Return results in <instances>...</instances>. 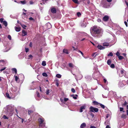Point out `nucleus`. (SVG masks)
I'll return each mask as SVG.
<instances>
[{"label": "nucleus", "mask_w": 128, "mask_h": 128, "mask_svg": "<svg viewBox=\"0 0 128 128\" xmlns=\"http://www.w3.org/2000/svg\"><path fill=\"white\" fill-rule=\"evenodd\" d=\"M74 3L76 4H79L78 1V0H72Z\"/></svg>", "instance_id": "nucleus-33"}, {"label": "nucleus", "mask_w": 128, "mask_h": 128, "mask_svg": "<svg viewBox=\"0 0 128 128\" xmlns=\"http://www.w3.org/2000/svg\"><path fill=\"white\" fill-rule=\"evenodd\" d=\"M71 91L72 92H73L74 93H75L76 92V91H75V89L74 88H72Z\"/></svg>", "instance_id": "nucleus-46"}, {"label": "nucleus", "mask_w": 128, "mask_h": 128, "mask_svg": "<svg viewBox=\"0 0 128 128\" xmlns=\"http://www.w3.org/2000/svg\"><path fill=\"white\" fill-rule=\"evenodd\" d=\"M71 96L74 99H76L77 98L76 96H78L76 94L75 95L74 94H72L71 95Z\"/></svg>", "instance_id": "nucleus-25"}, {"label": "nucleus", "mask_w": 128, "mask_h": 128, "mask_svg": "<svg viewBox=\"0 0 128 128\" xmlns=\"http://www.w3.org/2000/svg\"><path fill=\"white\" fill-rule=\"evenodd\" d=\"M77 15L78 16H79L81 15V14L80 12H78L77 13Z\"/></svg>", "instance_id": "nucleus-53"}, {"label": "nucleus", "mask_w": 128, "mask_h": 128, "mask_svg": "<svg viewBox=\"0 0 128 128\" xmlns=\"http://www.w3.org/2000/svg\"><path fill=\"white\" fill-rule=\"evenodd\" d=\"M92 29L91 33L93 36L98 38L102 36L103 31L100 27L95 26L92 28Z\"/></svg>", "instance_id": "nucleus-1"}, {"label": "nucleus", "mask_w": 128, "mask_h": 128, "mask_svg": "<svg viewBox=\"0 0 128 128\" xmlns=\"http://www.w3.org/2000/svg\"><path fill=\"white\" fill-rule=\"evenodd\" d=\"M20 2L22 4H25L26 3V1L25 0H24L23 1H21Z\"/></svg>", "instance_id": "nucleus-42"}, {"label": "nucleus", "mask_w": 128, "mask_h": 128, "mask_svg": "<svg viewBox=\"0 0 128 128\" xmlns=\"http://www.w3.org/2000/svg\"><path fill=\"white\" fill-rule=\"evenodd\" d=\"M56 77L58 78H61V75L60 74H56Z\"/></svg>", "instance_id": "nucleus-30"}, {"label": "nucleus", "mask_w": 128, "mask_h": 128, "mask_svg": "<svg viewBox=\"0 0 128 128\" xmlns=\"http://www.w3.org/2000/svg\"><path fill=\"white\" fill-rule=\"evenodd\" d=\"M10 94H9L10 96L12 97V98L15 96L14 95V93L12 88L11 89V91H10Z\"/></svg>", "instance_id": "nucleus-11"}, {"label": "nucleus", "mask_w": 128, "mask_h": 128, "mask_svg": "<svg viewBox=\"0 0 128 128\" xmlns=\"http://www.w3.org/2000/svg\"><path fill=\"white\" fill-rule=\"evenodd\" d=\"M90 128H96V127L94 126H90Z\"/></svg>", "instance_id": "nucleus-64"}, {"label": "nucleus", "mask_w": 128, "mask_h": 128, "mask_svg": "<svg viewBox=\"0 0 128 128\" xmlns=\"http://www.w3.org/2000/svg\"><path fill=\"white\" fill-rule=\"evenodd\" d=\"M110 67L112 68H114L115 67L114 65V64H110Z\"/></svg>", "instance_id": "nucleus-37"}, {"label": "nucleus", "mask_w": 128, "mask_h": 128, "mask_svg": "<svg viewBox=\"0 0 128 128\" xmlns=\"http://www.w3.org/2000/svg\"><path fill=\"white\" fill-rule=\"evenodd\" d=\"M69 66L72 68V69L74 68L76 70L78 68L76 66H74L72 63H70L68 64Z\"/></svg>", "instance_id": "nucleus-8"}, {"label": "nucleus", "mask_w": 128, "mask_h": 128, "mask_svg": "<svg viewBox=\"0 0 128 128\" xmlns=\"http://www.w3.org/2000/svg\"><path fill=\"white\" fill-rule=\"evenodd\" d=\"M118 58L120 60H121L124 58V57L120 55L118 56Z\"/></svg>", "instance_id": "nucleus-41"}, {"label": "nucleus", "mask_w": 128, "mask_h": 128, "mask_svg": "<svg viewBox=\"0 0 128 128\" xmlns=\"http://www.w3.org/2000/svg\"><path fill=\"white\" fill-rule=\"evenodd\" d=\"M8 38L10 40H11V37L10 35H8Z\"/></svg>", "instance_id": "nucleus-45"}, {"label": "nucleus", "mask_w": 128, "mask_h": 128, "mask_svg": "<svg viewBox=\"0 0 128 128\" xmlns=\"http://www.w3.org/2000/svg\"><path fill=\"white\" fill-rule=\"evenodd\" d=\"M14 95L16 96L19 94L20 89L17 87H14L12 88Z\"/></svg>", "instance_id": "nucleus-3"}, {"label": "nucleus", "mask_w": 128, "mask_h": 128, "mask_svg": "<svg viewBox=\"0 0 128 128\" xmlns=\"http://www.w3.org/2000/svg\"><path fill=\"white\" fill-rule=\"evenodd\" d=\"M4 18H1L0 19V22L1 23H2L3 22Z\"/></svg>", "instance_id": "nucleus-55"}, {"label": "nucleus", "mask_w": 128, "mask_h": 128, "mask_svg": "<svg viewBox=\"0 0 128 128\" xmlns=\"http://www.w3.org/2000/svg\"><path fill=\"white\" fill-rule=\"evenodd\" d=\"M86 23H83L81 24V26L82 27H85L86 26Z\"/></svg>", "instance_id": "nucleus-27"}, {"label": "nucleus", "mask_w": 128, "mask_h": 128, "mask_svg": "<svg viewBox=\"0 0 128 128\" xmlns=\"http://www.w3.org/2000/svg\"><path fill=\"white\" fill-rule=\"evenodd\" d=\"M6 96L9 99H10L12 98V97H11L10 95L8 93H6Z\"/></svg>", "instance_id": "nucleus-17"}, {"label": "nucleus", "mask_w": 128, "mask_h": 128, "mask_svg": "<svg viewBox=\"0 0 128 128\" xmlns=\"http://www.w3.org/2000/svg\"><path fill=\"white\" fill-rule=\"evenodd\" d=\"M90 111L94 112H97L98 111V108H94L92 106H91L90 108Z\"/></svg>", "instance_id": "nucleus-4"}, {"label": "nucleus", "mask_w": 128, "mask_h": 128, "mask_svg": "<svg viewBox=\"0 0 128 128\" xmlns=\"http://www.w3.org/2000/svg\"><path fill=\"white\" fill-rule=\"evenodd\" d=\"M25 50L26 52H27L28 51L29 49L28 48H26Z\"/></svg>", "instance_id": "nucleus-59"}, {"label": "nucleus", "mask_w": 128, "mask_h": 128, "mask_svg": "<svg viewBox=\"0 0 128 128\" xmlns=\"http://www.w3.org/2000/svg\"><path fill=\"white\" fill-rule=\"evenodd\" d=\"M118 28L119 30H118L117 32V34H119L121 33L124 34V33L125 32V31L123 29V28H120L119 27H118Z\"/></svg>", "instance_id": "nucleus-6"}, {"label": "nucleus", "mask_w": 128, "mask_h": 128, "mask_svg": "<svg viewBox=\"0 0 128 128\" xmlns=\"http://www.w3.org/2000/svg\"><path fill=\"white\" fill-rule=\"evenodd\" d=\"M3 118L5 119H8V118L6 117L5 115H4L3 117Z\"/></svg>", "instance_id": "nucleus-51"}, {"label": "nucleus", "mask_w": 128, "mask_h": 128, "mask_svg": "<svg viewBox=\"0 0 128 128\" xmlns=\"http://www.w3.org/2000/svg\"><path fill=\"white\" fill-rule=\"evenodd\" d=\"M63 52L64 53L67 54H68L69 53L68 50L66 49H64L63 50Z\"/></svg>", "instance_id": "nucleus-24"}, {"label": "nucleus", "mask_w": 128, "mask_h": 128, "mask_svg": "<svg viewBox=\"0 0 128 128\" xmlns=\"http://www.w3.org/2000/svg\"><path fill=\"white\" fill-rule=\"evenodd\" d=\"M107 64L108 65H110L111 63V61L110 60H108L107 62Z\"/></svg>", "instance_id": "nucleus-32"}, {"label": "nucleus", "mask_w": 128, "mask_h": 128, "mask_svg": "<svg viewBox=\"0 0 128 128\" xmlns=\"http://www.w3.org/2000/svg\"><path fill=\"white\" fill-rule=\"evenodd\" d=\"M46 26H47V28L48 29L52 27V25L49 22H48L46 24Z\"/></svg>", "instance_id": "nucleus-14"}, {"label": "nucleus", "mask_w": 128, "mask_h": 128, "mask_svg": "<svg viewBox=\"0 0 128 128\" xmlns=\"http://www.w3.org/2000/svg\"><path fill=\"white\" fill-rule=\"evenodd\" d=\"M45 124L44 123H42V124L41 125H40V126H45Z\"/></svg>", "instance_id": "nucleus-49"}, {"label": "nucleus", "mask_w": 128, "mask_h": 128, "mask_svg": "<svg viewBox=\"0 0 128 128\" xmlns=\"http://www.w3.org/2000/svg\"><path fill=\"white\" fill-rule=\"evenodd\" d=\"M30 4H32L34 3V2L32 1H30Z\"/></svg>", "instance_id": "nucleus-62"}, {"label": "nucleus", "mask_w": 128, "mask_h": 128, "mask_svg": "<svg viewBox=\"0 0 128 128\" xmlns=\"http://www.w3.org/2000/svg\"><path fill=\"white\" fill-rule=\"evenodd\" d=\"M29 19L30 20H34V19L32 17H31Z\"/></svg>", "instance_id": "nucleus-63"}, {"label": "nucleus", "mask_w": 128, "mask_h": 128, "mask_svg": "<svg viewBox=\"0 0 128 128\" xmlns=\"http://www.w3.org/2000/svg\"><path fill=\"white\" fill-rule=\"evenodd\" d=\"M110 45L108 43L104 42L103 43V46H108Z\"/></svg>", "instance_id": "nucleus-21"}, {"label": "nucleus", "mask_w": 128, "mask_h": 128, "mask_svg": "<svg viewBox=\"0 0 128 128\" xmlns=\"http://www.w3.org/2000/svg\"><path fill=\"white\" fill-rule=\"evenodd\" d=\"M18 57L20 59H22L24 58V55L23 54H20V55L18 56Z\"/></svg>", "instance_id": "nucleus-15"}, {"label": "nucleus", "mask_w": 128, "mask_h": 128, "mask_svg": "<svg viewBox=\"0 0 128 128\" xmlns=\"http://www.w3.org/2000/svg\"><path fill=\"white\" fill-rule=\"evenodd\" d=\"M21 26L23 28L25 29H26V25L23 24H21Z\"/></svg>", "instance_id": "nucleus-43"}, {"label": "nucleus", "mask_w": 128, "mask_h": 128, "mask_svg": "<svg viewBox=\"0 0 128 128\" xmlns=\"http://www.w3.org/2000/svg\"><path fill=\"white\" fill-rule=\"evenodd\" d=\"M12 70L13 73H15L16 74L17 73V70L15 68H12Z\"/></svg>", "instance_id": "nucleus-19"}, {"label": "nucleus", "mask_w": 128, "mask_h": 128, "mask_svg": "<svg viewBox=\"0 0 128 128\" xmlns=\"http://www.w3.org/2000/svg\"><path fill=\"white\" fill-rule=\"evenodd\" d=\"M3 24L6 27L7 26L8 23L6 21H4Z\"/></svg>", "instance_id": "nucleus-26"}, {"label": "nucleus", "mask_w": 128, "mask_h": 128, "mask_svg": "<svg viewBox=\"0 0 128 128\" xmlns=\"http://www.w3.org/2000/svg\"><path fill=\"white\" fill-rule=\"evenodd\" d=\"M49 90L48 89H47L46 90V94L48 95L50 93Z\"/></svg>", "instance_id": "nucleus-44"}, {"label": "nucleus", "mask_w": 128, "mask_h": 128, "mask_svg": "<svg viewBox=\"0 0 128 128\" xmlns=\"http://www.w3.org/2000/svg\"><path fill=\"white\" fill-rule=\"evenodd\" d=\"M110 92L111 93H113L114 94V96H116V92H113L112 91L111 92Z\"/></svg>", "instance_id": "nucleus-58"}, {"label": "nucleus", "mask_w": 128, "mask_h": 128, "mask_svg": "<svg viewBox=\"0 0 128 128\" xmlns=\"http://www.w3.org/2000/svg\"><path fill=\"white\" fill-rule=\"evenodd\" d=\"M42 75L46 77L48 76V75L45 72L43 73L42 74Z\"/></svg>", "instance_id": "nucleus-36"}, {"label": "nucleus", "mask_w": 128, "mask_h": 128, "mask_svg": "<svg viewBox=\"0 0 128 128\" xmlns=\"http://www.w3.org/2000/svg\"><path fill=\"white\" fill-rule=\"evenodd\" d=\"M118 86L119 87H123L125 85H124L122 81L119 82L118 84Z\"/></svg>", "instance_id": "nucleus-10"}, {"label": "nucleus", "mask_w": 128, "mask_h": 128, "mask_svg": "<svg viewBox=\"0 0 128 128\" xmlns=\"http://www.w3.org/2000/svg\"><path fill=\"white\" fill-rule=\"evenodd\" d=\"M42 65L43 66H45L46 65V62L45 61H43L42 64Z\"/></svg>", "instance_id": "nucleus-34"}, {"label": "nucleus", "mask_w": 128, "mask_h": 128, "mask_svg": "<svg viewBox=\"0 0 128 128\" xmlns=\"http://www.w3.org/2000/svg\"><path fill=\"white\" fill-rule=\"evenodd\" d=\"M98 54H96V53H94L92 54V56L94 58L95 57L97 56L98 55Z\"/></svg>", "instance_id": "nucleus-31"}, {"label": "nucleus", "mask_w": 128, "mask_h": 128, "mask_svg": "<svg viewBox=\"0 0 128 128\" xmlns=\"http://www.w3.org/2000/svg\"><path fill=\"white\" fill-rule=\"evenodd\" d=\"M100 72L98 71L96 72H94L92 75L93 78L94 79L96 80V78H98L100 74Z\"/></svg>", "instance_id": "nucleus-5"}, {"label": "nucleus", "mask_w": 128, "mask_h": 128, "mask_svg": "<svg viewBox=\"0 0 128 128\" xmlns=\"http://www.w3.org/2000/svg\"><path fill=\"white\" fill-rule=\"evenodd\" d=\"M14 108L12 106H6V110L8 114H11Z\"/></svg>", "instance_id": "nucleus-2"}, {"label": "nucleus", "mask_w": 128, "mask_h": 128, "mask_svg": "<svg viewBox=\"0 0 128 128\" xmlns=\"http://www.w3.org/2000/svg\"><path fill=\"white\" fill-rule=\"evenodd\" d=\"M126 114H123L121 116V117L122 118L125 119L126 118Z\"/></svg>", "instance_id": "nucleus-28"}, {"label": "nucleus", "mask_w": 128, "mask_h": 128, "mask_svg": "<svg viewBox=\"0 0 128 128\" xmlns=\"http://www.w3.org/2000/svg\"><path fill=\"white\" fill-rule=\"evenodd\" d=\"M27 34V32L25 31V30H23L22 31V35L23 36H25Z\"/></svg>", "instance_id": "nucleus-23"}, {"label": "nucleus", "mask_w": 128, "mask_h": 128, "mask_svg": "<svg viewBox=\"0 0 128 128\" xmlns=\"http://www.w3.org/2000/svg\"><path fill=\"white\" fill-rule=\"evenodd\" d=\"M14 76L15 77V79L16 81L17 82H20L19 80H19V78L18 77L16 76Z\"/></svg>", "instance_id": "nucleus-22"}, {"label": "nucleus", "mask_w": 128, "mask_h": 128, "mask_svg": "<svg viewBox=\"0 0 128 128\" xmlns=\"http://www.w3.org/2000/svg\"><path fill=\"white\" fill-rule=\"evenodd\" d=\"M116 55L117 56H120V54L119 52H117L116 53Z\"/></svg>", "instance_id": "nucleus-48"}, {"label": "nucleus", "mask_w": 128, "mask_h": 128, "mask_svg": "<svg viewBox=\"0 0 128 128\" xmlns=\"http://www.w3.org/2000/svg\"><path fill=\"white\" fill-rule=\"evenodd\" d=\"M86 106L85 105H84L81 106L80 108L79 112H82L86 108Z\"/></svg>", "instance_id": "nucleus-7"}, {"label": "nucleus", "mask_w": 128, "mask_h": 128, "mask_svg": "<svg viewBox=\"0 0 128 128\" xmlns=\"http://www.w3.org/2000/svg\"><path fill=\"white\" fill-rule=\"evenodd\" d=\"M15 29L16 31L19 32L20 31V28L19 27H15Z\"/></svg>", "instance_id": "nucleus-18"}, {"label": "nucleus", "mask_w": 128, "mask_h": 128, "mask_svg": "<svg viewBox=\"0 0 128 128\" xmlns=\"http://www.w3.org/2000/svg\"><path fill=\"white\" fill-rule=\"evenodd\" d=\"M124 23L126 27L128 26V24L127 22L126 21H124Z\"/></svg>", "instance_id": "nucleus-60"}, {"label": "nucleus", "mask_w": 128, "mask_h": 128, "mask_svg": "<svg viewBox=\"0 0 128 128\" xmlns=\"http://www.w3.org/2000/svg\"><path fill=\"white\" fill-rule=\"evenodd\" d=\"M97 47L100 50H104L105 48L104 47L100 45H98Z\"/></svg>", "instance_id": "nucleus-13"}, {"label": "nucleus", "mask_w": 128, "mask_h": 128, "mask_svg": "<svg viewBox=\"0 0 128 128\" xmlns=\"http://www.w3.org/2000/svg\"><path fill=\"white\" fill-rule=\"evenodd\" d=\"M120 112H122L123 111V112H124V111H123L124 108H120Z\"/></svg>", "instance_id": "nucleus-50"}, {"label": "nucleus", "mask_w": 128, "mask_h": 128, "mask_svg": "<svg viewBox=\"0 0 128 128\" xmlns=\"http://www.w3.org/2000/svg\"><path fill=\"white\" fill-rule=\"evenodd\" d=\"M78 52H80L81 53V54H82V56H83L84 57V54H83V53L81 51L79 50H78Z\"/></svg>", "instance_id": "nucleus-57"}, {"label": "nucleus", "mask_w": 128, "mask_h": 128, "mask_svg": "<svg viewBox=\"0 0 128 128\" xmlns=\"http://www.w3.org/2000/svg\"><path fill=\"white\" fill-rule=\"evenodd\" d=\"M109 17L107 16H106L104 17L103 18V20L105 22L107 21Z\"/></svg>", "instance_id": "nucleus-12"}, {"label": "nucleus", "mask_w": 128, "mask_h": 128, "mask_svg": "<svg viewBox=\"0 0 128 128\" xmlns=\"http://www.w3.org/2000/svg\"><path fill=\"white\" fill-rule=\"evenodd\" d=\"M113 54L111 52H110L109 53V54H108V56H113Z\"/></svg>", "instance_id": "nucleus-38"}, {"label": "nucleus", "mask_w": 128, "mask_h": 128, "mask_svg": "<svg viewBox=\"0 0 128 128\" xmlns=\"http://www.w3.org/2000/svg\"><path fill=\"white\" fill-rule=\"evenodd\" d=\"M97 21L98 22H101V20L100 19L98 18L97 19Z\"/></svg>", "instance_id": "nucleus-61"}, {"label": "nucleus", "mask_w": 128, "mask_h": 128, "mask_svg": "<svg viewBox=\"0 0 128 128\" xmlns=\"http://www.w3.org/2000/svg\"><path fill=\"white\" fill-rule=\"evenodd\" d=\"M86 126V124L85 123H82L80 125V128H84Z\"/></svg>", "instance_id": "nucleus-20"}, {"label": "nucleus", "mask_w": 128, "mask_h": 128, "mask_svg": "<svg viewBox=\"0 0 128 128\" xmlns=\"http://www.w3.org/2000/svg\"><path fill=\"white\" fill-rule=\"evenodd\" d=\"M110 116V115L109 114H106V118H108Z\"/></svg>", "instance_id": "nucleus-56"}, {"label": "nucleus", "mask_w": 128, "mask_h": 128, "mask_svg": "<svg viewBox=\"0 0 128 128\" xmlns=\"http://www.w3.org/2000/svg\"><path fill=\"white\" fill-rule=\"evenodd\" d=\"M36 95L37 96L38 98H40V94H39V93L38 91H37L36 92Z\"/></svg>", "instance_id": "nucleus-29"}, {"label": "nucleus", "mask_w": 128, "mask_h": 128, "mask_svg": "<svg viewBox=\"0 0 128 128\" xmlns=\"http://www.w3.org/2000/svg\"><path fill=\"white\" fill-rule=\"evenodd\" d=\"M103 87L105 89V90H108V88H107V87L105 86H103Z\"/></svg>", "instance_id": "nucleus-52"}, {"label": "nucleus", "mask_w": 128, "mask_h": 128, "mask_svg": "<svg viewBox=\"0 0 128 128\" xmlns=\"http://www.w3.org/2000/svg\"><path fill=\"white\" fill-rule=\"evenodd\" d=\"M51 12L53 13H55L56 12V10L55 8H52L51 9Z\"/></svg>", "instance_id": "nucleus-16"}, {"label": "nucleus", "mask_w": 128, "mask_h": 128, "mask_svg": "<svg viewBox=\"0 0 128 128\" xmlns=\"http://www.w3.org/2000/svg\"><path fill=\"white\" fill-rule=\"evenodd\" d=\"M33 112V111L32 110H29L28 111V114L29 115H30Z\"/></svg>", "instance_id": "nucleus-40"}, {"label": "nucleus", "mask_w": 128, "mask_h": 128, "mask_svg": "<svg viewBox=\"0 0 128 128\" xmlns=\"http://www.w3.org/2000/svg\"><path fill=\"white\" fill-rule=\"evenodd\" d=\"M38 120L40 123V125H41L44 122V120L43 118H38Z\"/></svg>", "instance_id": "nucleus-9"}, {"label": "nucleus", "mask_w": 128, "mask_h": 128, "mask_svg": "<svg viewBox=\"0 0 128 128\" xmlns=\"http://www.w3.org/2000/svg\"><path fill=\"white\" fill-rule=\"evenodd\" d=\"M6 68V67H5L1 69L0 70V71L1 72L3 71V70H4Z\"/></svg>", "instance_id": "nucleus-54"}, {"label": "nucleus", "mask_w": 128, "mask_h": 128, "mask_svg": "<svg viewBox=\"0 0 128 128\" xmlns=\"http://www.w3.org/2000/svg\"><path fill=\"white\" fill-rule=\"evenodd\" d=\"M92 102L95 105H98L99 104V103L96 101H94Z\"/></svg>", "instance_id": "nucleus-35"}, {"label": "nucleus", "mask_w": 128, "mask_h": 128, "mask_svg": "<svg viewBox=\"0 0 128 128\" xmlns=\"http://www.w3.org/2000/svg\"><path fill=\"white\" fill-rule=\"evenodd\" d=\"M68 100V98H64V102H66Z\"/></svg>", "instance_id": "nucleus-47"}, {"label": "nucleus", "mask_w": 128, "mask_h": 128, "mask_svg": "<svg viewBox=\"0 0 128 128\" xmlns=\"http://www.w3.org/2000/svg\"><path fill=\"white\" fill-rule=\"evenodd\" d=\"M100 105V106L103 108L104 109L105 108V106L103 104H101L99 103Z\"/></svg>", "instance_id": "nucleus-39"}]
</instances>
